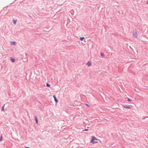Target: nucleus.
Wrapping results in <instances>:
<instances>
[{
    "label": "nucleus",
    "mask_w": 148,
    "mask_h": 148,
    "mask_svg": "<svg viewBox=\"0 0 148 148\" xmlns=\"http://www.w3.org/2000/svg\"><path fill=\"white\" fill-rule=\"evenodd\" d=\"M92 140L91 141V142L93 144L97 143V142L95 141V140H97V139L94 136H92L91 137Z\"/></svg>",
    "instance_id": "f257e3e1"
},
{
    "label": "nucleus",
    "mask_w": 148,
    "mask_h": 148,
    "mask_svg": "<svg viewBox=\"0 0 148 148\" xmlns=\"http://www.w3.org/2000/svg\"><path fill=\"white\" fill-rule=\"evenodd\" d=\"M133 36L134 38H136L137 36V32L136 31L133 33Z\"/></svg>",
    "instance_id": "f03ea898"
},
{
    "label": "nucleus",
    "mask_w": 148,
    "mask_h": 148,
    "mask_svg": "<svg viewBox=\"0 0 148 148\" xmlns=\"http://www.w3.org/2000/svg\"><path fill=\"white\" fill-rule=\"evenodd\" d=\"M53 97L54 98V101L56 103H57L58 102V100L57 99L56 96L55 95H53Z\"/></svg>",
    "instance_id": "7ed1b4c3"
},
{
    "label": "nucleus",
    "mask_w": 148,
    "mask_h": 148,
    "mask_svg": "<svg viewBox=\"0 0 148 148\" xmlns=\"http://www.w3.org/2000/svg\"><path fill=\"white\" fill-rule=\"evenodd\" d=\"M87 64L88 66H89L91 65V62L90 61H89L87 63Z\"/></svg>",
    "instance_id": "20e7f679"
},
{
    "label": "nucleus",
    "mask_w": 148,
    "mask_h": 148,
    "mask_svg": "<svg viewBox=\"0 0 148 148\" xmlns=\"http://www.w3.org/2000/svg\"><path fill=\"white\" fill-rule=\"evenodd\" d=\"M35 120L36 121V124H38V119L37 118V116H35Z\"/></svg>",
    "instance_id": "39448f33"
},
{
    "label": "nucleus",
    "mask_w": 148,
    "mask_h": 148,
    "mask_svg": "<svg viewBox=\"0 0 148 148\" xmlns=\"http://www.w3.org/2000/svg\"><path fill=\"white\" fill-rule=\"evenodd\" d=\"M123 107L127 109H130V107L129 106H124Z\"/></svg>",
    "instance_id": "423d86ee"
},
{
    "label": "nucleus",
    "mask_w": 148,
    "mask_h": 148,
    "mask_svg": "<svg viewBox=\"0 0 148 148\" xmlns=\"http://www.w3.org/2000/svg\"><path fill=\"white\" fill-rule=\"evenodd\" d=\"M11 61L13 62H15V59L14 58H11Z\"/></svg>",
    "instance_id": "0eeeda50"
},
{
    "label": "nucleus",
    "mask_w": 148,
    "mask_h": 148,
    "mask_svg": "<svg viewBox=\"0 0 148 148\" xmlns=\"http://www.w3.org/2000/svg\"><path fill=\"white\" fill-rule=\"evenodd\" d=\"M84 39V37H80V39L81 41H82Z\"/></svg>",
    "instance_id": "6e6552de"
},
{
    "label": "nucleus",
    "mask_w": 148,
    "mask_h": 148,
    "mask_svg": "<svg viewBox=\"0 0 148 148\" xmlns=\"http://www.w3.org/2000/svg\"><path fill=\"white\" fill-rule=\"evenodd\" d=\"M46 86L47 87H50V85L48 83H47Z\"/></svg>",
    "instance_id": "1a4fd4ad"
},
{
    "label": "nucleus",
    "mask_w": 148,
    "mask_h": 148,
    "mask_svg": "<svg viewBox=\"0 0 148 148\" xmlns=\"http://www.w3.org/2000/svg\"><path fill=\"white\" fill-rule=\"evenodd\" d=\"M17 21L16 20H13V23L14 24H16Z\"/></svg>",
    "instance_id": "9d476101"
},
{
    "label": "nucleus",
    "mask_w": 148,
    "mask_h": 148,
    "mask_svg": "<svg viewBox=\"0 0 148 148\" xmlns=\"http://www.w3.org/2000/svg\"><path fill=\"white\" fill-rule=\"evenodd\" d=\"M4 105L1 108V111H3L4 110Z\"/></svg>",
    "instance_id": "9b49d317"
},
{
    "label": "nucleus",
    "mask_w": 148,
    "mask_h": 148,
    "mask_svg": "<svg viewBox=\"0 0 148 148\" xmlns=\"http://www.w3.org/2000/svg\"><path fill=\"white\" fill-rule=\"evenodd\" d=\"M13 44L14 45H16V42L15 41H14L12 42Z\"/></svg>",
    "instance_id": "f8f14e48"
},
{
    "label": "nucleus",
    "mask_w": 148,
    "mask_h": 148,
    "mask_svg": "<svg viewBox=\"0 0 148 148\" xmlns=\"http://www.w3.org/2000/svg\"><path fill=\"white\" fill-rule=\"evenodd\" d=\"M101 55L102 57H103L104 56V54L103 53H101Z\"/></svg>",
    "instance_id": "ddd939ff"
},
{
    "label": "nucleus",
    "mask_w": 148,
    "mask_h": 148,
    "mask_svg": "<svg viewBox=\"0 0 148 148\" xmlns=\"http://www.w3.org/2000/svg\"><path fill=\"white\" fill-rule=\"evenodd\" d=\"M2 135H1V136H0V141H1L2 140Z\"/></svg>",
    "instance_id": "4468645a"
},
{
    "label": "nucleus",
    "mask_w": 148,
    "mask_h": 148,
    "mask_svg": "<svg viewBox=\"0 0 148 148\" xmlns=\"http://www.w3.org/2000/svg\"><path fill=\"white\" fill-rule=\"evenodd\" d=\"M127 101H131V100L130 98H127Z\"/></svg>",
    "instance_id": "2eb2a0df"
},
{
    "label": "nucleus",
    "mask_w": 148,
    "mask_h": 148,
    "mask_svg": "<svg viewBox=\"0 0 148 148\" xmlns=\"http://www.w3.org/2000/svg\"><path fill=\"white\" fill-rule=\"evenodd\" d=\"M88 129H85L84 130H83V131H88Z\"/></svg>",
    "instance_id": "dca6fc26"
},
{
    "label": "nucleus",
    "mask_w": 148,
    "mask_h": 148,
    "mask_svg": "<svg viewBox=\"0 0 148 148\" xmlns=\"http://www.w3.org/2000/svg\"><path fill=\"white\" fill-rule=\"evenodd\" d=\"M86 105L88 107H89V105L87 104H86Z\"/></svg>",
    "instance_id": "f3484780"
},
{
    "label": "nucleus",
    "mask_w": 148,
    "mask_h": 148,
    "mask_svg": "<svg viewBox=\"0 0 148 148\" xmlns=\"http://www.w3.org/2000/svg\"><path fill=\"white\" fill-rule=\"evenodd\" d=\"M146 4L148 5V0L146 2Z\"/></svg>",
    "instance_id": "a211bd4d"
},
{
    "label": "nucleus",
    "mask_w": 148,
    "mask_h": 148,
    "mask_svg": "<svg viewBox=\"0 0 148 148\" xmlns=\"http://www.w3.org/2000/svg\"><path fill=\"white\" fill-rule=\"evenodd\" d=\"M25 148H30L29 147H25Z\"/></svg>",
    "instance_id": "6ab92c4d"
},
{
    "label": "nucleus",
    "mask_w": 148,
    "mask_h": 148,
    "mask_svg": "<svg viewBox=\"0 0 148 148\" xmlns=\"http://www.w3.org/2000/svg\"><path fill=\"white\" fill-rule=\"evenodd\" d=\"M15 77H16V76H15Z\"/></svg>",
    "instance_id": "aec40b11"
}]
</instances>
